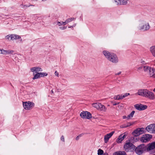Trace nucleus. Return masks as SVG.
Returning a JSON list of instances; mask_svg holds the SVG:
<instances>
[{
  "instance_id": "1",
  "label": "nucleus",
  "mask_w": 155,
  "mask_h": 155,
  "mask_svg": "<svg viewBox=\"0 0 155 155\" xmlns=\"http://www.w3.org/2000/svg\"><path fill=\"white\" fill-rule=\"evenodd\" d=\"M103 53L107 59L110 61L115 63L118 62V58L115 54L106 51H104Z\"/></svg>"
},
{
  "instance_id": "2",
  "label": "nucleus",
  "mask_w": 155,
  "mask_h": 155,
  "mask_svg": "<svg viewBox=\"0 0 155 155\" xmlns=\"http://www.w3.org/2000/svg\"><path fill=\"white\" fill-rule=\"evenodd\" d=\"M146 145L142 144L137 146L135 148L134 151L138 155H141L145 152H147L146 150Z\"/></svg>"
},
{
  "instance_id": "3",
  "label": "nucleus",
  "mask_w": 155,
  "mask_h": 155,
  "mask_svg": "<svg viewBox=\"0 0 155 155\" xmlns=\"http://www.w3.org/2000/svg\"><path fill=\"white\" fill-rule=\"evenodd\" d=\"M135 146L130 142L126 143L124 146V148L126 151H134V150Z\"/></svg>"
},
{
  "instance_id": "4",
  "label": "nucleus",
  "mask_w": 155,
  "mask_h": 155,
  "mask_svg": "<svg viewBox=\"0 0 155 155\" xmlns=\"http://www.w3.org/2000/svg\"><path fill=\"white\" fill-rule=\"evenodd\" d=\"M152 138V135L146 134L142 135L140 139V141L143 143L148 142Z\"/></svg>"
},
{
  "instance_id": "5",
  "label": "nucleus",
  "mask_w": 155,
  "mask_h": 155,
  "mask_svg": "<svg viewBox=\"0 0 155 155\" xmlns=\"http://www.w3.org/2000/svg\"><path fill=\"white\" fill-rule=\"evenodd\" d=\"M144 129L143 127L138 128L132 132V134L135 137L139 136L144 133Z\"/></svg>"
},
{
  "instance_id": "6",
  "label": "nucleus",
  "mask_w": 155,
  "mask_h": 155,
  "mask_svg": "<svg viewBox=\"0 0 155 155\" xmlns=\"http://www.w3.org/2000/svg\"><path fill=\"white\" fill-rule=\"evenodd\" d=\"M81 117L83 118L90 119L92 117L91 114L88 111H83L81 112L80 114Z\"/></svg>"
},
{
  "instance_id": "7",
  "label": "nucleus",
  "mask_w": 155,
  "mask_h": 155,
  "mask_svg": "<svg viewBox=\"0 0 155 155\" xmlns=\"http://www.w3.org/2000/svg\"><path fill=\"white\" fill-rule=\"evenodd\" d=\"M21 38L20 36L15 34L8 35L5 37V39L8 40H14L17 39H19Z\"/></svg>"
},
{
  "instance_id": "8",
  "label": "nucleus",
  "mask_w": 155,
  "mask_h": 155,
  "mask_svg": "<svg viewBox=\"0 0 155 155\" xmlns=\"http://www.w3.org/2000/svg\"><path fill=\"white\" fill-rule=\"evenodd\" d=\"M146 129L148 132L150 133H155V124H151L147 126L146 128Z\"/></svg>"
},
{
  "instance_id": "9",
  "label": "nucleus",
  "mask_w": 155,
  "mask_h": 155,
  "mask_svg": "<svg viewBox=\"0 0 155 155\" xmlns=\"http://www.w3.org/2000/svg\"><path fill=\"white\" fill-rule=\"evenodd\" d=\"M146 150L147 152L150 151L155 148V142L149 143L146 145Z\"/></svg>"
},
{
  "instance_id": "10",
  "label": "nucleus",
  "mask_w": 155,
  "mask_h": 155,
  "mask_svg": "<svg viewBox=\"0 0 155 155\" xmlns=\"http://www.w3.org/2000/svg\"><path fill=\"white\" fill-rule=\"evenodd\" d=\"M145 97H147L151 100H153L155 98L154 95L153 93L150 91L147 90Z\"/></svg>"
},
{
  "instance_id": "11",
  "label": "nucleus",
  "mask_w": 155,
  "mask_h": 155,
  "mask_svg": "<svg viewBox=\"0 0 155 155\" xmlns=\"http://www.w3.org/2000/svg\"><path fill=\"white\" fill-rule=\"evenodd\" d=\"M127 135L125 134V133L123 134L120 135L118 138L117 139L116 141L118 143H120L125 138Z\"/></svg>"
},
{
  "instance_id": "12",
  "label": "nucleus",
  "mask_w": 155,
  "mask_h": 155,
  "mask_svg": "<svg viewBox=\"0 0 155 155\" xmlns=\"http://www.w3.org/2000/svg\"><path fill=\"white\" fill-rule=\"evenodd\" d=\"M114 133V131H112L109 134H107L104 137V142L106 143L108 141L109 139L111 137L112 135Z\"/></svg>"
},
{
  "instance_id": "13",
  "label": "nucleus",
  "mask_w": 155,
  "mask_h": 155,
  "mask_svg": "<svg viewBox=\"0 0 155 155\" xmlns=\"http://www.w3.org/2000/svg\"><path fill=\"white\" fill-rule=\"evenodd\" d=\"M23 107H33L35 106V104L32 102H23Z\"/></svg>"
},
{
  "instance_id": "14",
  "label": "nucleus",
  "mask_w": 155,
  "mask_h": 155,
  "mask_svg": "<svg viewBox=\"0 0 155 155\" xmlns=\"http://www.w3.org/2000/svg\"><path fill=\"white\" fill-rule=\"evenodd\" d=\"M147 90L146 89L139 90L137 92V94L139 95H141L145 97Z\"/></svg>"
},
{
  "instance_id": "15",
  "label": "nucleus",
  "mask_w": 155,
  "mask_h": 155,
  "mask_svg": "<svg viewBox=\"0 0 155 155\" xmlns=\"http://www.w3.org/2000/svg\"><path fill=\"white\" fill-rule=\"evenodd\" d=\"M148 74L150 77L155 78V69L151 68Z\"/></svg>"
},
{
  "instance_id": "16",
  "label": "nucleus",
  "mask_w": 155,
  "mask_h": 155,
  "mask_svg": "<svg viewBox=\"0 0 155 155\" xmlns=\"http://www.w3.org/2000/svg\"><path fill=\"white\" fill-rule=\"evenodd\" d=\"M115 2L117 5H125L127 3L125 0H116Z\"/></svg>"
},
{
  "instance_id": "17",
  "label": "nucleus",
  "mask_w": 155,
  "mask_h": 155,
  "mask_svg": "<svg viewBox=\"0 0 155 155\" xmlns=\"http://www.w3.org/2000/svg\"><path fill=\"white\" fill-rule=\"evenodd\" d=\"M1 51H2V53L5 54H12L14 51L13 50H5L3 49L1 50Z\"/></svg>"
},
{
  "instance_id": "18",
  "label": "nucleus",
  "mask_w": 155,
  "mask_h": 155,
  "mask_svg": "<svg viewBox=\"0 0 155 155\" xmlns=\"http://www.w3.org/2000/svg\"><path fill=\"white\" fill-rule=\"evenodd\" d=\"M31 71L33 72L36 71V73H37L38 71H42V69L38 67H34L32 68L31 69Z\"/></svg>"
},
{
  "instance_id": "19",
  "label": "nucleus",
  "mask_w": 155,
  "mask_h": 155,
  "mask_svg": "<svg viewBox=\"0 0 155 155\" xmlns=\"http://www.w3.org/2000/svg\"><path fill=\"white\" fill-rule=\"evenodd\" d=\"M113 155H127V154L125 151H118L114 152Z\"/></svg>"
},
{
  "instance_id": "20",
  "label": "nucleus",
  "mask_w": 155,
  "mask_h": 155,
  "mask_svg": "<svg viewBox=\"0 0 155 155\" xmlns=\"http://www.w3.org/2000/svg\"><path fill=\"white\" fill-rule=\"evenodd\" d=\"M150 28V26L149 23L147 24L141 26L140 28V29L143 30L144 31H146L148 30Z\"/></svg>"
},
{
  "instance_id": "21",
  "label": "nucleus",
  "mask_w": 155,
  "mask_h": 155,
  "mask_svg": "<svg viewBox=\"0 0 155 155\" xmlns=\"http://www.w3.org/2000/svg\"><path fill=\"white\" fill-rule=\"evenodd\" d=\"M151 68H152L149 66H144L143 67V70L145 72H147L148 74Z\"/></svg>"
},
{
  "instance_id": "22",
  "label": "nucleus",
  "mask_w": 155,
  "mask_h": 155,
  "mask_svg": "<svg viewBox=\"0 0 155 155\" xmlns=\"http://www.w3.org/2000/svg\"><path fill=\"white\" fill-rule=\"evenodd\" d=\"M150 51L153 55L155 57V46H152L151 47Z\"/></svg>"
},
{
  "instance_id": "23",
  "label": "nucleus",
  "mask_w": 155,
  "mask_h": 155,
  "mask_svg": "<svg viewBox=\"0 0 155 155\" xmlns=\"http://www.w3.org/2000/svg\"><path fill=\"white\" fill-rule=\"evenodd\" d=\"M92 105V107H104V105H102L99 102L93 103Z\"/></svg>"
},
{
  "instance_id": "24",
  "label": "nucleus",
  "mask_w": 155,
  "mask_h": 155,
  "mask_svg": "<svg viewBox=\"0 0 155 155\" xmlns=\"http://www.w3.org/2000/svg\"><path fill=\"white\" fill-rule=\"evenodd\" d=\"M114 98L115 100H119L123 99L122 95H115L114 96Z\"/></svg>"
},
{
  "instance_id": "25",
  "label": "nucleus",
  "mask_w": 155,
  "mask_h": 155,
  "mask_svg": "<svg viewBox=\"0 0 155 155\" xmlns=\"http://www.w3.org/2000/svg\"><path fill=\"white\" fill-rule=\"evenodd\" d=\"M75 19L74 18H71L67 19L65 21V24H67L68 22L73 21Z\"/></svg>"
},
{
  "instance_id": "26",
  "label": "nucleus",
  "mask_w": 155,
  "mask_h": 155,
  "mask_svg": "<svg viewBox=\"0 0 155 155\" xmlns=\"http://www.w3.org/2000/svg\"><path fill=\"white\" fill-rule=\"evenodd\" d=\"M97 109L98 110L103 111H105L107 109L106 107H97Z\"/></svg>"
},
{
  "instance_id": "27",
  "label": "nucleus",
  "mask_w": 155,
  "mask_h": 155,
  "mask_svg": "<svg viewBox=\"0 0 155 155\" xmlns=\"http://www.w3.org/2000/svg\"><path fill=\"white\" fill-rule=\"evenodd\" d=\"M41 77L39 73H38L35 74L33 78V79H35L39 78Z\"/></svg>"
},
{
  "instance_id": "28",
  "label": "nucleus",
  "mask_w": 155,
  "mask_h": 155,
  "mask_svg": "<svg viewBox=\"0 0 155 155\" xmlns=\"http://www.w3.org/2000/svg\"><path fill=\"white\" fill-rule=\"evenodd\" d=\"M135 113V111H133L131 113L128 115L127 117V118L128 119H129L130 117H133V115Z\"/></svg>"
},
{
  "instance_id": "29",
  "label": "nucleus",
  "mask_w": 155,
  "mask_h": 155,
  "mask_svg": "<svg viewBox=\"0 0 155 155\" xmlns=\"http://www.w3.org/2000/svg\"><path fill=\"white\" fill-rule=\"evenodd\" d=\"M147 107H135L136 108L139 110H143L146 109Z\"/></svg>"
},
{
  "instance_id": "30",
  "label": "nucleus",
  "mask_w": 155,
  "mask_h": 155,
  "mask_svg": "<svg viewBox=\"0 0 155 155\" xmlns=\"http://www.w3.org/2000/svg\"><path fill=\"white\" fill-rule=\"evenodd\" d=\"M134 107H147V105L141 104H138L134 105Z\"/></svg>"
},
{
  "instance_id": "31",
  "label": "nucleus",
  "mask_w": 155,
  "mask_h": 155,
  "mask_svg": "<svg viewBox=\"0 0 155 155\" xmlns=\"http://www.w3.org/2000/svg\"><path fill=\"white\" fill-rule=\"evenodd\" d=\"M98 155H102L104 154L103 151L101 149H99L98 150Z\"/></svg>"
},
{
  "instance_id": "32",
  "label": "nucleus",
  "mask_w": 155,
  "mask_h": 155,
  "mask_svg": "<svg viewBox=\"0 0 155 155\" xmlns=\"http://www.w3.org/2000/svg\"><path fill=\"white\" fill-rule=\"evenodd\" d=\"M39 74L40 75L41 77L47 76L48 75V74L46 73L41 72L39 73Z\"/></svg>"
},
{
  "instance_id": "33",
  "label": "nucleus",
  "mask_w": 155,
  "mask_h": 155,
  "mask_svg": "<svg viewBox=\"0 0 155 155\" xmlns=\"http://www.w3.org/2000/svg\"><path fill=\"white\" fill-rule=\"evenodd\" d=\"M57 24L60 26L62 25H65L66 24H65V22H62L61 23L60 22L58 21Z\"/></svg>"
},
{
  "instance_id": "34",
  "label": "nucleus",
  "mask_w": 155,
  "mask_h": 155,
  "mask_svg": "<svg viewBox=\"0 0 155 155\" xmlns=\"http://www.w3.org/2000/svg\"><path fill=\"white\" fill-rule=\"evenodd\" d=\"M130 95L129 93H126L125 94L122 95L123 98L126 97L128 95Z\"/></svg>"
},
{
  "instance_id": "35",
  "label": "nucleus",
  "mask_w": 155,
  "mask_h": 155,
  "mask_svg": "<svg viewBox=\"0 0 155 155\" xmlns=\"http://www.w3.org/2000/svg\"><path fill=\"white\" fill-rule=\"evenodd\" d=\"M120 127L121 128H122L127 127V125L126 124H124L121 125L120 126Z\"/></svg>"
},
{
  "instance_id": "36",
  "label": "nucleus",
  "mask_w": 155,
  "mask_h": 155,
  "mask_svg": "<svg viewBox=\"0 0 155 155\" xmlns=\"http://www.w3.org/2000/svg\"><path fill=\"white\" fill-rule=\"evenodd\" d=\"M32 107H24L25 110H29L31 109Z\"/></svg>"
},
{
  "instance_id": "37",
  "label": "nucleus",
  "mask_w": 155,
  "mask_h": 155,
  "mask_svg": "<svg viewBox=\"0 0 155 155\" xmlns=\"http://www.w3.org/2000/svg\"><path fill=\"white\" fill-rule=\"evenodd\" d=\"M67 26L61 27L59 28L61 30H64L66 29L67 28Z\"/></svg>"
},
{
  "instance_id": "38",
  "label": "nucleus",
  "mask_w": 155,
  "mask_h": 155,
  "mask_svg": "<svg viewBox=\"0 0 155 155\" xmlns=\"http://www.w3.org/2000/svg\"><path fill=\"white\" fill-rule=\"evenodd\" d=\"M112 104L113 105H116L117 104H119V103L118 102L116 103L115 102H112Z\"/></svg>"
},
{
  "instance_id": "39",
  "label": "nucleus",
  "mask_w": 155,
  "mask_h": 155,
  "mask_svg": "<svg viewBox=\"0 0 155 155\" xmlns=\"http://www.w3.org/2000/svg\"><path fill=\"white\" fill-rule=\"evenodd\" d=\"M126 124L127 125V127H128L132 125V124L130 123H127Z\"/></svg>"
},
{
  "instance_id": "40",
  "label": "nucleus",
  "mask_w": 155,
  "mask_h": 155,
  "mask_svg": "<svg viewBox=\"0 0 155 155\" xmlns=\"http://www.w3.org/2000/svg\"><path fill=\"white\" fill-rule=\"evenodd\" d=\"M61 140L63 142L64 141V137L63 136H62L61 137Z\"/></svg>"
},
{
  "instance_id": "41",
  "label": "nucleus",
  "mask_w": 155,
  "mask_h": 155,
  "mask_svg": "<svg viewBox=\"0 0 155 155\" xmlns=\"http://www.w3.org/2000/svg\"><path fill=\"white\" fill-rule=\"evenodd\" d=\"M76 24H74L73 25V26H70L68 27L69 28H73V27H75L76 26Z\"/></svg>"
},
{
  "instance_id": "42",
  "label": "nucleus",
  "mask_w": 155,
  "mask_h": 155,
  "mask_svg": "<svg viewBox=\"0 0 155 155\" xmlns=\"http://www.w3.org/2000/svg\"><path fill=\"white\" fill-rule=\"evenodd\" d=\"M55 74L58 77L59 76V73L58 72H57L56 71L55 72Z\"/></svg>"
},
{
  "instance_id": "43",
  "label": "nucleus",
  "mask_w": 155,
  "mask_h": 155,
  "mask_svg": "<svg viewBox=\"0 0 155 155\" xmlns=\"http://www.w3.org/2000/svg\"><path fill=\"white\" fill-rule=\"evenodd\" d=\"M83 135H84V134L82 133V134H79V135H78V136L80 137L82 136Z\"/></svg>"
},
{
  "instance_id": "44",
  "label": "nucleus",
  "mask_w": 155,
  "mask_h": 155,
  "mask_svg": "<svg viewBox=\"0 0 155 155\" xmlns=\"http://www.w3.org/2000/svg\"><path fill=\"white\" fill-rule=\"evenodd\" d=\"M30 6H33V5H24V7L25 6L26 7H28Z\"/></svg>"
},
{
  "instance_id": "45",
  "label": "nucleus",
  "mask_w": 155,
  "mask_h": 155,
  "mask_svg": "<svg viewBox=\"0 0 155 155\" xmlns=\"http://www.w3.org/2000/svg\"><path fill=\"white\" fill-rule=\"evenodd\" d=\"M79 137L78 136L76 137V140H78L79 139Z\"/></svg>"
},
{
  "instance_id": "46",
  "label": "nucleus",
  "mask_w": 155,
  "mask_h": 155,
  "mask_svg": "<svg viewBox=\"0 0 155 155\" xmlns=\"http://www.w3.org/2000/svg\"><path fill=\"white\" fill-rule=\"evenodd\" d=\"M123 119H124L126 118H127V117L126 116H124L123 117Z\"/></svg>"
},
{
  "instance_id": "47",
  "label": "nucleus",
  "mask_w": 155,
  "mask_h": 155,
  "mask_svg": "<svg viewBox=\"0 0 155 155\" xmlns=\"http://www.w3.org/2000/svg\"><path fill=\"white\" fill-rule=\"evenodd\" d=\"M124 106V105H123V104H121V105H120V104L119 105V106H120V107H123Z\"/></svg>"
},
{
  "instance_id": "48",
  "label": "nucleus",
  "mask_w": 155,
  "mask_h": 155,
  "mask_svg": "<svg viewBox=\"0 0 155 155\" xmlns=\"http://www.w3.org/2000/svg\"><path fill=\"white\" fill-rule=\"evenodd\" d=\"M102 155H108L107 153H104Z\"/></svg>"
},
{
  "instance_id": "49",
  "label": "nucleus",
  "mask_w": 155,
  "mask_h": 155,
  "mask_svg": "<svg viewBox=\"0 0 155 155\" xmlns=\"http://www.w3.org/2000/svg\"><path fill=\"white\" fill-rule=\"evenodd\" d=\"M121 73V71H120L118 74H117V75H119Z\"/></svg>"
},
{
  "instance_id": "50",
  "label": "nucleus",
  "mask_w": 155,
  "mask_h": 155,
  "mask_svg": "<svg viewBox=\"0 0 155 155\" xmlns=\"http://www.w3.org/2000/svg\"><path fill=\"white\" fill-rule=\"evenodd\" d=\"M51 94H53L54 93L53 91L52 90H51Z\"/></svg>"
},
{
  "instance_id": "51",
  "label": "nucleus",
  "mask_w": 155,
  "mask_h": 155,
  "mask_svg": "<svg viewBox=\"0 0 155 155\" xmlns=\"http://www.w3.org/2000/svg\"><path fill=\"white\" fill-rule=\"evenodd\" d=\"M20 6H23V7H24V5H23V4H21V5H20Z\"/></svg>"
},
{
  "instance_id": "52",
  "label": "nucleus",
  "mask_w": 155,
  "mask_h": 155,
  "mask_svg": "<svg viewBox=\"0 0 155 155\" xmlns=\"http://www.w3.org/2000/svg\"><path fill=\"white\" fill-rule=\"evenodd\" d=\"M141 68H142V67H139V68L138 69H140Z\"/></svg>"
},
{
  "instance_id": "53",
  "label": "nucleus",
  "mask_w": 155,
  "mask_h": 155,
  "mask_svg": "<svg viewBox=\"0 0 155 155\" xmlns=\"http://www.w3.org/2000/svg\"><path fill=\"white\" fill-rule=\"evenodd\" d=\"M153 91L155 92V88L154 89Z\"/></svg>"
},
{
  "instance_id": "54",
  "label": "nucleus",
  "mask_w": 155,
  "mask_h": 155,
  "mask_svg": "<svg viewBox=\"0 0 155 155\" xmlns=\"http://www.w3.org/2000/svg\"><path fill=\"white\" fill-rule=\"evenodd\" d=\"M21 41H22V39H21Z\"/></svg>"
}]
</instances>
